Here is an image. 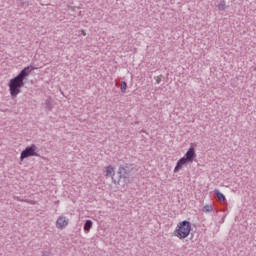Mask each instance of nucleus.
<instances>
[{"mask_svg":"<svg viewBox=\"0 0 256 256\" xmlns=\"http://www.w3.org/2000/svg\"><path fill=\"white\" fill-rule=\"evenodd\" d=\"M135 173V164H122L117 171V185L127 187L131 183V175Z\"/></svg>","mask_w":256,"mask_h":256,"instance_id":"obj_2","label":"nucleus"},{"mask_svg":"<svg viewBox=\"0 0 256 256\" xmlns=\"http://www.w3.org/2000/svg\"><path fill=\"white\" fill-rule=\"evenodd\" d=\"M120 91H121V93H125L127 91V82H125V81L121 82Z\"/></svg>","mask_w":256,"mask_h":256,"instance_id":"obj_13","label":"nucleus"},{"mask_svg":"<svg viewBox=\"0 0 256 256\" xmlns=\"http://www.w3.org/2000/svg\"><path fill=\"white\" fill-rule=\"evenodd\" d=\"M19 1H20L21 7H23L25 5V2L23 0H19Z\"/></svg>","mask_w":256,"mask_h":256,"instance_id":"obj_15","label":"nucleus"},{"mask_svg":"<svg viewBox=\"0 0 256 256\" xmlns=\"http://www.w3.org/2000/svg\"><path fill=\"white\" fill-rule=\"evenodd\" d=\"M106 177H111L113 183L117 185V178H115V168H113V166L109 165L106 167Z\"/></svg>","mask_w":256,"mask_h":256,"instance_id":"obj_7","label":"nucleus"},{"mask_svg":"<svg viewBox=\"0 0 256 256\" xmlns=\"http://www.w3.org/2000/svg\"><path fill=\"white\" fill-rule=\"evenodd\" d=\"M227 9V4L225 3V0H222L219 4H218V10L219 11H225Z\"/></svg>","mask_w":256,"mask_h":256,"instance_id":"obj_12","label":"nucleus"},{"mask_svg":"<svg viewBox=\"0 0 256 256\" xmlns=\"http://www.w3.org/2000/svg\"><path fill=\"white\" fill-rule=\"evenodd\" d=\"M93 227V221L91 220H86L84 223V231L85 233H89Z\"/></svg>","mask_w":256,"mask_h":256,"instance_id":"obj_11","label":"nucleus"},{"mask_svg":"<svg viewBox=\"0 0 256 256\" xmlns=\"http://www.w3.org/2000/svg\"><path fill=\"white\" fill-rule=\"evenodd\" d=\"M195 157H197V154L195 153V146L191 145L182 158L186 159V163H193Z\"/></svg>","mask_w":256,"mask_h":256,"instance_id":"obj_5","label":"nucleus"},{"mask_svg":"<svg viewBox=\"0 0 256 256\" xmlns=\"http://www.w3.org/2000/svg\"><path fill=\"white\" fill-rule=\"evenodd\" d=\"M214 195H216L217 199H219V201L222 203H227V198L223 193H221V191H219V189L214 190Z\"/></svg>","mask_w":256,"mask_h":256,"instance_id":"obj_9","label":"nucleus"},{"mask_svg":"<svg viewBox=\"0 0 256 256\" xmlns=\"http://www.w3.org/2000/svg\"><path fill=\"white\" fill-rule=\"evenodd\" d=\"M42 256H49V252H43Z\"/></svg>","mask_w":256,"mask_h":256,"instance_id":"obj_17","label":"nucleus"},{"mask_svg":"<svg viewBox=\"0 0 256 256\" xmlns=\"http://www.w3.org/2000/svg\"><path fill=\"white\" fill-rule=\"evenodd\" d=\"M82 34L85 35V31H82Z\"/></svg>","mask_w":256,"mask_h":256,"instance_id":"obj_18","label":"nucleus"},{"mask_svg":"<svg viewBox=\"0 0 256 256\" xmlns=\"http://www.w3.org/2000/svg\"><path fill=\"white\" fill-rule=\"evenodd\" d=\"M183 165H189V163L186 161V159L182 157L177 161L176 166L174 168V173H179V171L183 169Z\"/></svg>","mask_w":256,"mask_h":256,"instance_id":"obj_8","label":"nucleus"},{"mask_svg":"<svg viewBox=\"0 0 256 256\" xmlns=\"http://www.w3.org/2000/svg\"><path fill=\"white\" fill-rule=\"evenodd\" d=\"M37 69L33 65L26 66L23 68L16 77L10 79L8 83L9 92L11 97L15 98L21 93V88L25 87V79L31 75L32 71H35Z\"/></svg>","mask_w":256,"mask_h":256,"instance_id":"obj_1","label":"nucleus"},{"mask_svg":"<svg viewBox=\"0 0 256 256\" xmlns=\"http://www.w3.org/2000/svg\"><path fill=\"white\" fill-rule=\"evenodd\" d=\"M191 234V222L188 220H183L182 222L177 224V227L174 231L175 237L178 239H187Z\"/></svg>","mask_w":256,"mask_h":256,"instance_id":"obj_3","label":"nucleus"},{"mask_svg":"<svg viewBox=\"0 0 256 256\" xmlns=\"http://www.w3.org/2000/svg\"><path fill=\"white\" fill-rule=\"evenodd\" d=\"M37 149L38 148L35 144L27 146L20 154V161H23L24 159H29V157H40Z\"/></svg>","mask_w":256,"mask_h":256,"instance_id":"obj_4","label":"nucleus"},{"mask_svg":"<svg viewBox=\"0 0 256 256\" xmlns=\"http://www.w3.org/2000/svg\"><path fill=\"white\" fill-rule=\"evenodd\" d=\"M45 109L46 111H53V99L51 97L45 100Z\"/></svg>","mask_w":256,"mask_h":256,"instance_id":"obj_10","label":"nucleus"},{"mask_svg":"<svg viewBox=\"0 0 256 256\" xmlns=\"http://www.w3.org/2000/svg\"><path fill=\"white\" fill-rule=\"evenodd\" d=\"M156 83L159 85V83H161V78H157Z\"/></svg>","mask_w":256,"mask_h":256,"instance_id":"obj_16","label":"nucleus"},{"mask_svg":"<svg viewBox=\"0 0 256 256\" xmlns=\"http://www.w3.org/2000/svg\"><path fill=\"white\" fill-rule=\"evenodd\" d=\"M202 211H203L204 213H211V211H213V206H211V205H205V206L203 207Z\"/></svg>","mask_w":256,"mask_h":256,"instance_id":"obj_14","label":"nucleus"},{"mask_svg":"<svg viewBox=\"0 0 256 256\" xmlns=\"http://www.w3.org/2000/svg\"><path fill=\"white\" fill-rule=\"evenodd\" d=\"M69 225V219L65 216H59L57 221H56V227L57 229H65Z\"/></svg>","mask_w":256,"mask_h":256,"instance_id":"obj_6","label":"nucleus"}]
</instances>
